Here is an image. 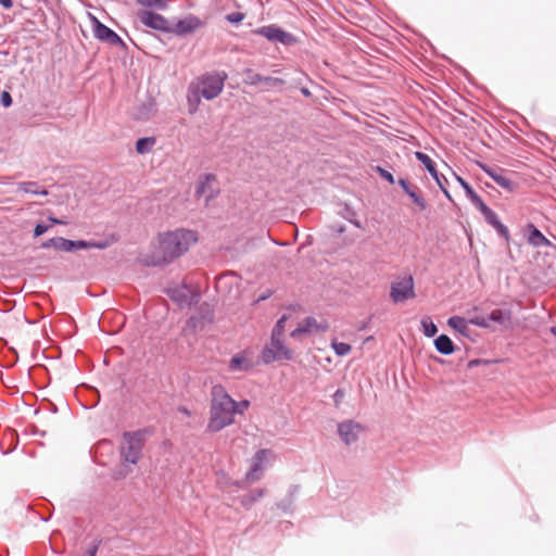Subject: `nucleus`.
<instances>
[{
    "label": "nucleus",
    "mask_w": 556,
    "mask_h": 556,
    "mask_svg": "<svg viewBox=\"0 0 556 556\" xmlns=\"http://www.w3.org/2000/svg\"><path fill=\"white\" fill-rule=\"evenodd\" d=\"M197 241V233L188 229L181 228L160 233L157 251L148 264L153 266L167 265L185 254L190 245Z\"/></svg>",
    "instance_id": "f257e3e1"
},
{
    "label": "nucleus",
    "mask_w": 556,
    "mask_h": 556,
    "mask_svg": "<svg viewBox=\"0 0 556 556\" xmlns=\"http://www.w3.org/2000/svg\"><path fill=\"white\" fill-rule=\"evenodd\" d=\"M211 396L210 419L206 431L216 433L233 424V399L222 384L212 387Z\"/></svg>",
    "instance_id": "f03ea898"
},
{
    "label": "nucleus",
    "mask_w": 556,
    "mask_h": 556,
    "mask_svg": "<svg viewBox=\"0 0 556 556\" xmlns=\"http://www.w3.org/2000/svg\"><path fill=\"white\" fill-rule=\"evenodd\" d=\"M147 429L136 431H126L123 433V445L121 446V456L125 463L136 465L144 446V434Z\"/></svg>",
    "instance_id": "7ed1b4c3"
},
{
    "label": "nucleus",
    "mask_w": 556,
    "mask_h": 556,
    "mask_svg": "<svg viewBox=\"0 0 556 556\" xmlns=\"http://www.w3.org/2000/svg\"><path fill=\"white\" fill-rule=\"evenodd\" d=\"M227 74L225 72L206 73L200 77L199 93L205 100L217 98L224 89Z\"/></svg>",
    "instance_id": "20e7f679"
},
{
    "label": "nucleus",
    "mask_w": 556,
    "mask_h": 556,
    "mask_svg": "<svg viewBox=\"0 0 556 556\" xmlns=\"http://www.w3.org/2000/svg\"><path fill=\"white\" fill-rule=\"evenodd\" d=\"M169 299L180 308H190L200 302L201 293L197 289H192L187 283L176 285L165 290Z\"/></svg>",
    "instance_id": "39448f33"
},
{
    "label": "nucleus",
    "mask_w": 556,
    "mask_h": 556,
    "mask_svg": "<svg viewBox=\"0 0 556 556\" xmlns=\"http://www.w3.org/2000/svg\"><path fill=\"white\" fill-rule=\"evenodd\" d=\"M260 359L264 365L282 359L291 361L293 359V352L286 346L282 338L270 337V343L263 348Z\"/></svg>",
    "instance_id": "423d86ee"
},
{
    "label": "nucleus",
    "mask_w": 556,
    "mask_h": 556,
    "mask_svg": "<svg viewBox=\"0 0 556 556\" xmlns=\"http://www.w3.org/2000/svg\"><path fill=\"white\" fill-rule=\"evenodd\" d=\"M253 34L266 38L269 42L291 47L296 43V38L276 24L265 25L253 30Z\"/></svg>",
    "instance_id": "0eeeda50"
},
{
    "label": "nucleus",
    "mask_w": 556,
    "mask_h": 556,
    "mask_svg": "<svg viewBox=\"0 0 556 556\" xmlns=\"http://www.w3.org/2000/svg\"><path fill=\"white\" fill-rule=\"evenodd\" d=\"M214 321V307L204 302L197 308L195 314L191 315L186 321V328L192 332L203 330L204 327Z\"/></svg>",
    "instance_id": "6e6552de"
},
{
    "label": "nucleus",
    "mask_w": 556,
    "mask_h": 556,
    "mask_svg": "<svg viewBox=\"0 0 556 556\" xmlns=\"http://www.w3.org/2000/svg\"><path fill=\"white\" fill-rule=\"evenodd\" d=\"M390 298L394 303H403L415 298V285L412 275L405 276L400 280L391 282Z\"/></svg>",
    "instance_id": "1a4fd4ad"
},
{
    "label": "nucleus",
    "mask_w": 556,
    "mask_h": 556,
    "mask_svg": "<svg viewBox=\"0 0 556 556\" xmlns=\"http://www.w3.org/2000/svg\"><path fill=\"white\" fill-rule=\"evenodd\" d=\"M89 16L92 24L93 36L98 40L115 47H125L124 40L112 28L104 25L96 16L91 14H89Z\"/></svg>",
    "instance_id": "9d476101"
},
{
    "label": "nucleus",
    "mask_w": 556,
    "mask_h": 556,
    "mask_svg": "<svg viewBox=\"0 0 556 556\" xmlns=\"http://www.w3.org/2000/svg\"><path fill=\"white\" fill-rule=\"evenodd\" d=\"M138 18L144 26L153 30L170 34V23L160 13L152 10H141L138 12Z\"/></svg>",
    "instance_id": "9b49d317"
},
{
    "label": "nucleus",
    "mask_w": 556,
    "mask_h": 556,
    "mask_svg": "<svg viewBox=\"0 0 556 556\" xmlns=\"http://www.w3.org/2000/svg\"><path fill=\"white\" fill-rule=\"evenodd\" d=\"M204 25L205 23L200 17L189 13L184 18L178 20L174 25H172L170 34H174L178 37H186L195 33Z\"/></svg>",
    "instance_id": "f8f14e48"
},
{
    "label": "nucleus",
    "mask_w": 556,
    "mask_h": 556,
    "mask_svg": "<svg viewBox=\"0 0 556 556\" xmlns=\"http://www.w3.org/2000/svg\"><path fill=\"white\" fill-rule=\"evenodd\" d=\"M477 164L488 176H490L498 186H501L506 191L513 193L518 189L519 184L507 177L505 175L504 168L491 167L482 162H477Z\"/></svg>",
    "instance_id": "ddd939ff"
},
{
    "label": "nucleus",
    "mask_w": 556,
    "mask_h": 556,
    "mask_svg": "<svg viewBox=\"0 0 556 556\" xmlns=\"http://www.w3.org/2000/svg\"><path fill=\"white\" fill-rule=\"evenodd\" d=\"M415 157L417 159V161H419L425 166V168L430 174V176L434 179V181L437 182L439 188L442 190L444 195L451 200V194H450L448 190L445 188V184L447 182V179L445 178V176L443 174H440L438 172L434 161L428 154H426L425 152H421V151L415 152Z\"/></svg>",
    "instance_id": "4468645a"
},
{
    "label": "nucleus",
    "mask_w": 556,
    "mask_h": 556,
    "mask_svg": "<svg viewBox=\"0 0 556 556\" xmlns=\"http://www.w3.org/2000/svg\"><path fill=\"white\" fill-rule=\"evenodd\" d=\"M217 181V177L215 174L206 173L199 177L197 184H195V190L194 195L195 198L200 199L203 197L206 192H208V195L206 197V204L216 198L219 194V189L216 187L214 188L212 185Z\"/></svg>",
    "instance_id": "2eb2a0df"
},
{
    "label": "nucleus",
    "mask_w": 556,
    "mask_h": 556,
    "mask_svg": "<svg viewBox=\"0 0 556 556\" xmlns=\"http://www.w3.org/2000/svg\"><path fill=\"white\" fill-rule=\"evenodd\" d=\"M522 235L527 243L532 248H553L556 247L543 235V232L533 224L528 223L522 228Z\"/></svg>",
    "instance_id": "dca6fc26"
},
{
    "label": "nucleus",
    "mask_w": 556,
    "mask_h": 556,
    "mask_svg": "<svg viewBox=\"0 0 556 556\" xmlns=\"http://www.w3.org/2000/svg\"><path fill=\"white\" fill-rule=\"evenodd\" d=\"M81 239L80 240H71L63 237H54L42 241L40 244V249H54L60 252H75L81 250L83 248Z\"/></svg>",
    "instance_id": "f3484780"
},
{
    "label": "nucleus",
    "mask_w": 556,
    "mask_h": 556,
    "mask_svg": "<svg viewBox=\"0 0 556 556\" xmlns=\"http://www.w3.org/2000/svg\"><path fill=\"white\" fill-rule=\"evenodd\" d=\"M363 429V426L354 420H345L338 425V433L346 445L356 442Z\"/></svg>",
    "instance_id": "a211bd4d"
},
{
    "label": "nucleus",
    "mask_w": 556,
    "mask_h": 556,
    "mask_svg": "<svg viewBox=\"0 0 556 556\" xmlns=\"http://www.w3.org/2000/svg\"><path fill=\"white\" fill-rule=\"evenodd\" d=\"M248 354L249 352L247 350L236 353L228 363V370L231 372L251 371L255 364Z\"/></svg>",
    "instance_id": "6ab92c4d"
},
{
    "label": "nucleus",
    "mask_w": 556,
    "mask_h": 556,
    "mask_svg": "<svg viewBox=\"0 0 556 556\" xmlns=\"http://www.w3.org/2000/svg\"><path fill=\"white\" fill-rule=\"evenodd\" d=\"M267 455H271V451L266 448H261L254 454L251 460L250 469L245 473L247 481H256L261 478L263 471L262 465Z\"/></svg>",
    "instance_id": "aec40b11"
},
{
    "label": "nucleus",
    "mask_w": 556,
    "mask_h": 556,
    "mask_svg": "<svg viewBox=\"0 0 556 556\" xmlns=\"http://www.w3.org/2000/svg\"><path fill=\"white\" fill-rule=\"evenodd\" d=\"M397 184L405 192V194H407V197L412 200V202L419 207L420 211H425L427 208V201L420 194V190L417 186L410 185L409 181L405 178H400Z\"/></svg>",
    "instance_id": "412c9836"
},
{
    "label": "nucleus",
    "mask_w": 556,
    "mask_h": 556,
    "mask_svg": "<svg viewBox=\"0 0 556 556\" xmlns=\"http://www.w3.org/2000/svg\"><path fill=\"white\" fill-rule=\"evenodd\" d=\"M489 324L495 323L504 328H508L511 325L513 312L509 307L507 308H495L488 314Z\"/></svg>",
    "instance_id": "4be33fe9"
},
{
    "label": "nucleus",
    "mask_w": 556,
    "mask_h": 556,
    "mask_svg": "<svg viewBox=\"0 0 556 556\" xmlns=\"http://www.w3.org/2000/svg\"><path fill=\"white\" fill-rule=\"evenodd\" d=\"M251 85H264L267 88H276L285 85V80L279 77L264 76L258 73H252L249 75Z\"/></svg>",
    "instance_id": "5701e85b"
},
{
    "label": "nucleus",
    "mask_w": 556,
    "mask_h": 556,
    "mask_svg": "<svg viewBox=\"0 0 556 556\" xmlns=\"http://www.w3.org/2000/svg\"><path fill=\"white\" fill-rule=\"evenodd\" d=\"M118 236L115 233L110 235L109 237L101 239V240H83L81 243L84 244L81 250H88V249H99V250H105L111 244L118 241Z\"/></svg>",
    "instance_id": "b1692460"
},
{
    "label": "nucleus",
    "mask_w": 556,
    "mask_h": 556,
    "mask_svg": "<svg viewBox=\"0 0 556 556\" xmlns=\"http://www.w3.org/2000/svg\"><path fill=\"white\" fill-rule=\"evenodd\" d=\"M434 348L442 355H451L455 352L456 346L452 339L442 333L434 339Z\"/></svg>",
    "instance_id": "393cba45"
},
{
    "label": "nucleus",
    "mask_w": 556,
    "mask_h": 556,
    "mask_svg": "<svg viewBox=\"0 0 556 556\" xmlns=\"http://www.w3.org/2000/svg\"><path fill=\"white\" fill-rule=\"evenodd\" d=\"M299 485L292 484L289 486L288 494L283 500L277 503V507L281 509L283 513H292L293 505L299 493Z\"/></svg>",
    "instance_id": "a878e982"
},
{
    "label": "nucleus",
    "mask_w": 556,
    "mask_h": 556,
    "mask_svg": "<svg viewBox=\"0 0 556 556\" xmlns=\"http://www.w3.org/2000/svg\"><path fill=\"white\" fill-rule=\"evenodd\" d=\"M468 320H466L464 317L462 316H458V315H454V316H451L448 319H447V325L454 329L455 331H457L458 333H460L463 337H466L468 339H471L470 337V330L467 326Z\"/></svg>",
    "instance_id": "bb28decb"
},
{
    "label": "nucleus",
    "mask_w": 556,
    "mask_h": 556,
    "mask_svg": "<svg viewBox=\"0 0 556 556\" xmlns=\"http://www.w3.org/2000/svg\"><path fill=\"white\" fill-rule=\"evenodd\" d=\"M18 189L34 195H47L48 191L36 181L21 182Z\"/></svg>",
    "instance_id": "cd10ccee"
},
{
    "label": "nucleus",
    "mask_w": 556,
    "mask_h": 556,
    "mask_svg": "<svg viewBox=\"0 0 556 556\" xmlns=\"http://www.w3.org/2000/svg\"><path fill=\"white\" fill-rule=\"evenodd\" d=\"M301 325L305 333H309L313 330L326 331L328 329V324L326 321H324L323 324H318L317 320L312 316L304 318Z\"/></svg>",
    "instance_id": "c85d7f7f"
},
{
    "label": "nucleus",
    "mask_w": 556,
    "mask_h": 556,
    "mask_svg": "<svg viewBox=\"0 0 556 556\" xmlns=\"http://www.w3.org/2000/svg\"><path fill=\"white\" fill-rule=\"evenodd\" d=\"M265 489L258 488L251 491L249 494L243 495L241 498V505L249 509L255 502L262 498L265 495Z\"/></svg>",
    "instance_id": "c756f323"
},
{
    "label": "nucleus",
    "mask_w": 556,
    "mask_h": 556,
    "mask_svg": "<svg viewBox=\"0 0 556 556\" xmlns=\"http://www.w3.org/2000/svg\"><path fill=\"white\" fill-rule=\"evenodd\" d=\"M156 142L155 137H142L136 141V152L138 154L149 153Z\"/></svg>",
    "instance_id": "7c9ffc66"
},
{
    "label": "nucleus",
    "mask_w": 556,
    "mask_h": 556,
    "mask_svg": "<svg viewBox=\"0 0 556 556\" xmlns=\"http://www.w3.org/2000/svg\"><path fill=\"white\" fill-rule=\"evenodd\" d=\"M340 215L350 222L356 228L363 229L364 226L359 219L356 218V212L350 207L349 205H344L343 210L340 212Z\"/></svg>",
    "instance_id": "2f4dec72"
},
{
    "label": "nucleus",
    "mask_w": 556,
    "mask_h": 556,
    "mask_svg": "<svg viewBox=\"0 0 556 556\" xmlns=\"http://www.w3.org/2000/svg\"><path fill=\"white\" fill-rule=\"evenodd\" d=\"M137 4L154 10L164 11L168 8V0H135Z\"/></svg>",
    "instance_id": "473e14b6"
},
{
    "label": "nucleus",
    "mask_w": 556,
    "mask_h": 556,
    "mask_svg": "<svg viewBox=\"0 0 556 556\" xmlns=\"http://www.w3.org/2000/svg\"><path fill=\"white\" fill-rule=\"evenodd\" d=\"M421 324V327H422V332L425 334V337L427 338H432L437 334L438 332V327L437 325L432 321V319L430 317H424L420 321Z\"/></svg>",
    "instance_id": "72a5a7b5"
},
{
    "label": "nucleus",
    "mask_w": 556,
    "mask_h": 556,
    "mask_svg": "<svg viewBox=\"0 0 556 556\" xmlns=\"http://www.w3.org/2000/svg\"><path fill=\"white\" fill-rule=\"evenodd\" d=\"M456 180L460 185V187L464 189L465 194L470 200V202L479 197V194L472 189V187L469 185V182L467 180H465L463 177L456 175Z\"/></svg>",
    "instance_id": "f704fd0d"
},
{
    "label": "nucleus",
    "mask_w": 556,
    "mask_h": 556,
    "mask_svg": "<svg viewBox=\"0 0 556 556\" xmlns=\"http://www.w3.org/2000/svg\"><path fill=\"white\" fill-rule=\"evenodd\" d=\"M287 321V316L282 315L275 324L270 337L282 338L285 334V325Z\"/></svg>",
    "instance_id": "c9c22d12"
},
{
    "label": "nucleus",
    "mask_w": 556,
    "mask_h": 556,
    "mask_svg": "<svg viewBox=\"0 0 556 556\" xmlns=\"http://www.w3.org/2000/svg\"><path fill=\"white\" fill-rule=\"evenodd\" d=\"M491 226H492V227L496 230V232H497L501 237H503L506 241H508V240H509V238H510V236H509V229H508V227H507V226H505V225L500 220V218H498L495 223H493Z\"/></svg>",
    "instance_id": "e433bc0d"
},
{
    "label": "nucleus",
    "mask_w": 556,
    "mask_h": 556,
    "mask_svg": "<svg viewBox=\"0 0 556 556\" xmlns=\"http://www.w3.org/2000/svg\"><path fill=\"white\" fill-rule=\"evenodd\" d=\"M332 348L336 354L339 356H344L351 351V345L345 342H333Z\"/></svg>",
    "instance_id": "4c0bfd02"
},
{
    "label": "nucleus",
    "mask_w": 556,
    "mask_h": 556,
    "mask_svg": "<svg viewBox=\"0 0 556 556\" xmlns=\"http://www.w3.org/2000/svg\"><path fill=\"white\" fill-rule=\"evenodd\" d=\"M375 172L377 174H379V176L382 179H384L386 181H388L389 184H391V185L395 184V179H394V176L392 175V173H390L388 169L383 168L382 166L377 165L375 167Z\"/></svg>",
    "instance_id": "58836bf2"
},
{
    "label": "nucleus",
    "mask_w": 556,
    "mask_h": 556,
    "mask_svg": "<svg viewBox=\"0 0 556 556\" xmlns=\"http://www.w3.org/2000/svg\"><path fill=\"white\" fill-rule=\"evenodd\" d=\"M468 323L481 328H490L491 324H489L488 315L485 317L483 316H476L470 319H468Z\"/></svg>",
    "instance_id": "ea45409f"
},
{
    "label": "nucleus",
    "mask_w": 556,
    "mask_h": 556,
    "mask_svg": "<svg viewBox=\"0 0 556 556\" xmlns=\"http://www.w3.org/2000/svg\"><path fill=\"white\" fill-rule=\"evenodd\" d=\"M244 17L245 14L242 12H233L225 16L227 22L235 25H239L244 20Z\"/></svg>",
    "instance_id": "a19ab883"
},
{
    "label": "nucleus",
    "mask_w": 556,
    "mask_h": 556,
    "mask_svg": "<svg viewBox=\"0 0 556 556\" xmlns=\"http://www.w3.org/2000/svg\"><path fill=\"white\" fill-rule=\"evenodd\" d=\"M233 415L236 414H243L245 409H248V407L250 406V401L248 400H242V401H235L233 400Z\"/></svg>",
    "instance_id": "79ce46f5"
},
{
    "label": "nucleus",
    "mask_w": 556,
    "mask_h": 556,
    "mask_svg": "<svg viewBox=\"0 0 556 556\" xmlns=\"http://www.w3.org/2000/svg\"><path fill=\"white\" fill-rule=\"evenodd\" d=\"M51 228V225H47L45 223H37L34 228V237L38 238L42 235H45L49 229Z\"/></svg>",
    "instance_id": "37998d69"
},
{
    "label": "nucleus",
    "mask_w": 556,
    "mask_h": 556,
    "mask_svg": "<svg viewBox=\"0 0 556 556\" xmlns=\"http://www.w3.org/2000/svg\"><path fill=\"white\" fill-rule=\"evenodd\" d=\"M0 103L3 108H10L13 103L12 96L9 91L3 90L0 93Z\"/></svg>",
    "instance_id": "c03bdc74"
},
{
    "label": "nucleus",
    "mask_w": 556,
    "mask_h": 556,
    "mask_svg": "<svg viewBox=\"0 0 556 556\" xmlns=\"http://www.w3.org/2000/svg\"><path fill=\"white\" fill-rule=\"evenodd\" d=\"M482 216L484 217L485 222L491 226L493 223H495L498 219L497 214L489 207Z\"/></svg>",
    "instance_id": "a18cd8bd"
},
{
    "label": "nucleus",
    "mask_w": 556,
    "mask_h": 556,
    "mask_svg": "<svg viewBox=\"0 0 556 556\" xmlns=\"http://www.w3.org/2000/svg\"><path fill=\"white\" fill-rule=\"evenodd\" d=\"M471 203L481 214H483L490 207L483 202L480 195L471 201Z\"/></svg>",
    "instance_id": "49530a36"
},
{
    "label": "nucleus",
    "mask_w": 556,
    "mask_h": 556,
    "mask_svg": "<svg viewBox=\"0 0 556 556\" xmlns=\"http://www.w3.org/2000/svg\"><path fill=\"white\" fill-rule=\"evenodd\" d=\"M345 397V391L343 389H338L333 395H332V400H333V403L336 405V407H339L340 404L342 403V401L344 400Z\"/></svg>",
    "instance_id": "de8ad7c7"
},
{
    "label": "nucleus",
    "mask_w": 556,
    "mask_h": 556,
    "mask_svg": "<svg viewBox=\"0 0 556 556\" xmlns=\"http://www.w3.org/2000/svg\"><path fill=\"white\" fill-rule=\"evenodd\" d=\"M100 544H101V540H99V541L94 542L93 544H91V545L87 548V551H86V553H85V556H96V555H97V553H98V549H99Z\"/></svg>",
    "instance_id": "09e8293b"
},
{
    "label": "nucleus",
    "mask_w": 556,
    "mask_h": 556,
    "mask_svg": "<svg viewBox=\"0 0 556 556\" xmlns=\"http://www.w3.org/2000/svg\"><path fill=\"white\" fill-rule=\"evenodd\" d=\"M488 363H489L488 361L482 359V358H473V359H470L468 362L467 366H468V368H473V367H477V366H479L481 364H488Z\"/></svg>",
    "instance_id": "8fccbe9b"
},
{
    "label": "nucleus",
    "mask_w": 556,
    "mask_h": 556,
    "mask_svg": "<svg viewBox=\"0 0 556 556\" xmlns=\"http://www.w3.org/2000/svg\"><path fill=\"white\" fill-rule=\"evenodd\" d=\"M48 220L51 223V225H66L67 224L65 220L54 217L52 215H50L48 217Z\"/></svg>",
    "instance_id": "3c124183"
},
{
    "label": "nucleus",
    "mask_w": 556,
    "mask_h": 556,
    "mask_svg": "<svg viewBox=\"0 0 556 556\" xmlns=\"http://www.w3.org/2000/svg\"><path fill=\"white\" fill-rule=\"evenodd\" d=\"M305 333L302 325L300 324L292 332H291V337L292 338H296L299 334H303Z\"/></svg>",
    "instance_id": "603ef678"
},
{
    "label": "nucleus",
    "mask_w": 556,
    "mask_h": 556,
    "mask_svg": "<svg viewBox=\"0 0 556 556\" xmlns=\"http://www.w3.org/2000/svg\"><path fill=\"white\" fill-rule=\"evenodd\" d=\"M0 5L4 9H11L13 7V0H0Z\"/></svg>",
    "instance_id": "864d4df0"
},
{
    "label": "nucleus",
    "mask_w": 556,
    "mask_h": 556,
    "mask_svg": "<svg viewBox=\"0 0 556 556\" xmlns=\"http://www.w3.org/2000/svg\"><path fill=\"white\" fill-rule=\"evenodd\" d=\"M333 231L338 232V233H343L345 231V226L344 225H338L336 227H332Z\"/></svg>",
    "instance_id": "5fc2aeb1"
},
{
    "label": "nucleus",
    "mask_w": 556,
    "mask_h": 556,
    "mask_svg": "<svg viewBox=\"0 0 556 556\" xmlns=\"http://www.w3.org/2000/svg\"><path fill=\"white\" fill-rule=\"evenodd\" d=\"M271 295L270 291H267L266 293L258 296L257 302L265 301Z\"/></svg>",
    "instance_id": "6e6d98bb"
},
{
    "label": "nucleus",
    "mask_w": 556,
    "mask_h": 556,
    "mask_svg": "<svg viewBox=\"0 0 556 556\" xmlns=\"http://www.w3.org/2000/svg\"><path fill=\"white\" fill-rule=\"evenodd\" d=\"M301 92H302V94H303V96H305V97H311V91H309V90H308V88H306V87H303V88L301 89Z\"/></svg>",
    "instance_id": "4d7b16f0"
},
{
    "label": "nucleus",
    "mask_w": 556,
    "mask_h": 556,
    "mask_svg": "<svg viewBox=\"0 0 556 556\" xmlns=\"http://www.w3.org/2000/svg\"><path fill=\"white\" fill-rule=\"evenodd\" d=\"M551 333L554 334L556 337V326H553L551 328Z\"/></svg>",
    "instance_id": "13d9d810"
}]
</instances>
